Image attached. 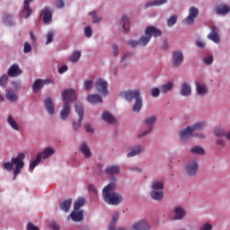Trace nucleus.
Returning <instances> with one entry per match:
<instances>
[{"label":"nucleus","instance_id":"nucleus-1","mask_svg":"<svg viewBox=\"0 0 230 230\" xmlns=\"http://www.w3.org/2000/svg\"><path fill=\"white\" fill-rule=\"evenodd\" d=\"M114 190H116V180L110 182L102 190V197L110 206H118V204H121V202H123V197L114 192Z\"/></svg>","mask_w":230,"mask_h":230},{"label":"nucleus","instance_id":"nucleus-2","mask_svg":"<svg viewBox=\"0 0 230 230\" xmlns=\"http://www.w3.org/2000/svg\"><path fill=\"white\" fill-rule=\"evenodd\" d=\"M24 153L19 154L16 157H13L11 159V162L4 163V168L6 170V172H12L13 170V166H15V169L13 171V181L17 179V176L19 173H21V170L24 168Z\"/></svg>","mask_w":230,"mask_h":230},{"label":"nucleus","instance_id":"nucleus-3","mask_svg":"<svg viewBox=\"0 0 230 230\" xmlns=\"http://www.w3.org/2000/svg\"><path fill=\"white\" fill-rule=\"evenodd\" d=\"M121 96L127 100V102H132L135 100L133 105V112H140L143 109V100L141 99V93L139 90H128L121 93Z\"/></svg>","mask_w":230,"mask_h":230},{"label":"nucleus","instance_id":"nucleus-4","mask_svg":"<svg viewBox=\"0 0 230 230\" xmlns=\"http://www.w3.org/2000/svg\"><path fill=\"white\" fill-rule=\"evenodd\" d=\"M163 35V32L161 30L157 29L155 26H147L145 31V35H143L138 42L140 46H146L152 39V37L157 38L161 37Z\"/></svg>","mask_w":230,"mask_h":230},{"label":"nucleus","instance_id":"nucleus-5","mask_svg":"<svg viewBox=\"0 0 230 230\" xmlns=\"http://www.w3.org/2000/svg\"><path fill=\"white\" fill-rule=\"evenodd\" d=\"M54 154L55 149L53 147H46L41 153H39L37 155V157L34 161L31 162L29 166L30 170H35V167L40 164V161H42V159H48L51 157V155H53Z\"/></svg>","mask_w":230,"mask_h":230},{"label":"nucleus","instance_id":"nucleus-6","mask_svg":"<svg viewBox=\"0 0 230 230\" xmlns=\"http://www.w3.org/2000/svg\"><path fill=\"white\" fill-rule=\"evenodd\" d=\"M95 89L97 93H100L102 96L109 94V83L105 79H97L95 83Z\"/></svg>","mask_w":230,"mask_h":230},{"label":"nucleus","instance_id":"nucleus-7","mask_svg":"<svg viewBox=\"0 0 230 230\" xmlns=\"http://www.w3.org/2000/svg\"><path fill=\"white\" fill-rule=\"evenodd\" d=\"M197 17H199V8L191 6L189 9V15L183 20V22L184 24H193Z\"/></svg>","mask_w":230,"mask_h":230},{"label":"nucleus","instance_id":"nucleus-8","mask_svg":"<svg viewBox=\"0 0 230 230\" xmlns=\"http://www.w3.org/2000/svg\"><path fill=\"white\" fill-rule=\"evenodd\" d=\"M62 100L64 103L71 105V102L76 100V93L73 89L65 90L62 93Z\"/></svg>","mask_w":230,"mask_h":230},{"label":"nucleus","instance_id":"nucleus-9","mask_svg":"<svg viewBox=\"0 0 230 230\" xmlns=\"http://www.w3.org/2000/svg\"><path fill=\"white\" fill-rule=\"evenodd\" d=\"M150 224L146 219H140L131 225L129 230H150Z\"/></svg>","mask_w":230,"mask_h":230},{"label":"nucleus","instance_id":"nucleus-10","mask_svg":"<svg viewBox=\"0 0 230 230\" xmlns=\"http://www.w3.org/2000/svg\"><path fill=\"white\" fill-rule=\"evenodd\" d=\"M184 62V54H182V51H173L172 52V66L174 67H179L181 64Z\"/></svg>","mask_w":230,"mask_h":230},{"label":"nucleus","instance_id":"nucleus-11","mask_svg":"<svg viewBox=\"0 0 230 230\" xmlns=\"http://www.w3.org/2000/svg\"><path fill=\"white\" fill-rule=\"evenodd\" d=\"M155 117L151 116L147 117L145 120L144 123L145 125L148 126V129L144 131L142 134L139 135L140 137H143V136H147V134H150L152 130H154V123H155Z\"/></svg>","mask_w":230,"mask_h":230},{"label":"nucleus","instance_id":"nucleus-12","mask_svg":"<svg viewBox=\"0 0 230 230\" xmlns=\"http://www.w3.org/2000/svg\"><path fill=\"white\" fill-rule=\"evenodd\" d=\"M199 172V163L197 161L190 162L186 165V173L193 177Z\"/></svg>","mask_w":230,"mask_h":230},{"label":"nucleus","instance_id":"nucleus-13","mask_svg":"<svg viewBox=\"0 0 230 230\" xmlns=\"http://www.w3.org/2000/svg\"><path fill=\"white\" fill-rule=\"evenodd\" d=\"M7 75L11 78H15V76H20V75H22V70H21V67H19V65L13 64L9 67L7 71Z\"/></svg>","mask_w":230,"mask_h":230},{"label":"nucleus","instance_id":"nucleus-14","mask_svg":"<svg viewBox=\"0 0 230 230\" xmlns=\"http://www.w3.org/2000/svg\"><path fill=\"white\" fill-rule=\"evenodd\" d=\"M69 114H71V104L69 102H64L63 109L59 113L60 119L66 120L69 118Z\"/></svg>","mask_w":230,"mask_h":230},{"label":"nucleus","instance_id":"nucleus-15","mask_svg":"<svg viewBox=\"0 0 230 230\" xmlns=\"http://www.w3.org/2000/svg\"><path fill=\"white\" fill-rule=\"evenodd\" d=\"M208 39L216 44H219L220 36H218V29L216 26L211 27V32L208 35Z\"/></svg>","mask_w":230,"mask_h":230},{"label":"nucleus","instance_id":"nucleus-16","mask_svg":"<svg viewBox=\"0 0 230 230\" xmlns=\"http://www.w3.org/2000/svg\"><path fill=\"white\" fill-rule=\"evenodd\" d=\"M44 105L47 112L53 116L55 114V105L53 104V100L51 97H48L44 100Z\"/></svg>","mask_w":230,"mask_h":230},{"label":"nucleus","instance_id":"nucleus-17","mask_svg":"<svg viewBox=\"0 0 230 230\" xmlns=\"http://www.w3.org/2000/svg\"><path fill=\"white\" fill-rule=\"evenodd\" d=\"M42 15H43V22L45 24H50L51 21H53V13H51V9H49V7H45L42 10Z\"/></svg>","mask_w":230,"mask_h":230},{"label":"nucleus","instance_id":"nucleus-18","mask_svg":"<svg viewBox=\"0 0 230 230\" xmlns=\"http://www.w3.org/2000/svg\"><path fill=\"white\" fill-rule=\"evenodd\" d=\"M215 11L217 15H226L230 12V6L226 4H219L216 6Z\"/></svg>","mask_w":230,"mask_h":230},{"label":"nucleus","instance_id":"nucleus-19","mask_svg":"<svg viewBox=\"0 0 230 230\" xmlns=\"http://www.w3.org/2000/svg\"><path fill=\"white\" fill-rule=\"evenodd\" d=\"M79 150L82 152V154L84 155L86 159H91L93 156V154L91 153V149L89 148V146H87V143L83 142L79 146Z\"/></svg>","mask_w":230,"mask_h":230},{"label":"nucleus","instance_id":"nucleus-20","mask_svg":"<svg viewBox=\"0 0 230 230\" xmlns=\"http://www.w3.org/2000/svg\"><path fill=\"white\" fill-rule=\"evenodd\" d=\"M30 3H33V0H24L23 2L22 13H25V19H29V17H31V13H33V10L30 7Z\"/></svg>","mask_w":230,"mask_h":230},{"label":"nucleus","instance_id":"nucleus-21","mask_svg":"<svg viewBox=\"0 0 230 230\" xmlns=\"http://www.w3.org/2000/svg\"><path fill=\"white\" fill-rule=\"evenodd\" d=\"M69 218H72L73 222H82V220H84V210L71 212L67 220H69Z\"/></svg>","mask_w":230,"mask_h":230},{"label":"nucleus","instance_id":"nucleus-22","mask_svg":"<svg viewBox=\"0 0 230 230\" xmlns=\"http://www.w3.org/2000/svg\"><path fill=\"white\" fill-rule=\"evenodd\" d=\"M86 101H87L89 103H93V104H96V103H103V98H102V95L97 94V93L89 94V95L86 97Z\"/></svg>","mask_w":230,"mask_h":230},{"label":"nucleus","instance_id":"nucleus-23","mask_svg":"<svg viewBox=\"0 0 230 230\" xmlns=\"http://www.w3.org/2000/svg\"><path fill=\"white\" fill-rule=\"evenodd\" d=\"M180 137L183 141H186L188 137H193V130L191 129V126H188L187 128L182 129L180 132Z\"/></svg>","mask_w":230,"mask_h":230},{"label":"nucleus","instance_id":"nucleus-24","mask_svg":"<svg viewBox=\"0 0 230 230\" xmlns=\"http://www.w3.org/2000/svg\"><path fill=\"white\" fill-rule=\"evenodd\" d=\"M186 217V210L182 207H176L174 208L173 220H182Z\"/></svg>","mask_w":230,"mask_h":230},{"label":"nucleus","instance_id":"nucleus-25","mask_svg":"<svg viewBox=\"0 0 230 230\" xmlns=\"http://www.w3.org/2000/svg\"><path fill=\"white\" fill-rule=\"evenodd\" d=\"M196 91L199 96L208 94V86L204 84L196 83Z\"/></svg>","mask_w":230,"mask_h":230},{"label":"nucleus","instance_id":"nucleus-26","mask_svg":"<svg viewBox=\"0 0 230 230\" xmlns=\"http://www.w3.org/2000/svg\"><path fill=\"white\" fill-rule=\"evenodd\" d=\"M105 173L107 175H118L119 173V166L118 165H111L106 167Z\"/></svg>","mask_w":230,"mask_h":230},{"label":"nucleus","instance_id":"nucleus-27","mask_svg":"<svg viewBox=\"0 0 230 230\" xmlns=\"http://www.w3.org/2000/svg\"><path fill=\"white\" fill-rule=\"evenodd\" d=\"M181 96H190L191 94V86L188 83H183L181 89Z\"/></svg>","mask_w":230,"mask_h":230},{"label":"nucleus","instance_id":"nucleus-28","mask_svg":"<svg viewBox=\"0 0 230 230\" xmlns=\"http://www.w3.org/2000/svg\"><path fill=\"white\" fill-rule=\"evenodd\" d=\"M173 90V83L168 82L167 84H164L160 86V91L163 94H167V93H170V91Z\"/></svg>","mask_w":230,"mask_h":230},{"label":"nucleus","instance_id":"nucleus-29","mask_svg":"<svg viewBox=\"0 0 230 230\" xmlns=\"http://www.w3.org/2000/svg\"><path fill=\"white\" fill-rule=\"evenodd\" d=\"M143 152H145V149L141 146H137L131 152L128 153L127 157H135V155H139Z\"/></svg>","mask_w":230,"mask_h":230},{"label":"nucleus","instance_id":"nucleus-30","mask_svg":"<svg viewBox=\"0 0 230 230\" xmlns=\"http://www.w3.org/2000/svg\"><path fill=\"white\" fill-rule=\"evenodd\" d=\"M102 119L106 121V123H116V118H114L109 111H104L102 113Z\"/></svg>","mask_w":230,"mask_h":230},{"label":"nucleus","instance_id":"nucleus-31","mask_svg":"<svg viewBox=\"0 0 230 230\" xmlns=\"http://www.w3.org/2000/svg\"><path fill=\"white\" fill-rule=\"evenodd\" d=\"M72 202L73 200L71 199L63 200V202L59 205L60 209H62V211H65V213H67V211H69V208H71Z\"/></svg>","mask_w":230,"mask_h":230},{"label":"nucleus","instance_id":"nucleus-32","mask_svg":"<svg viewBox=\"0 0 230 230\" xmlns=\"http://www.w3.org/2000/svg\"><path fill=\"white\" fill-rule=\"evenodd\" d=\"M150 196L154 200L161 201L163 200V197H164V193L163 192V190H153L150 192Z\"/></svg>","mask_w":230,"mask_h":230},{"label":"nucleus","instance_id":"nucleus-33","mask_svg":"<svg viewBox=\"0 0 230 230\" xmlns=\"http://www.w3.org/2000/svg\"><path fill=\"white\" fill-rule=\"evenodd\" d=\"M44 87V80L42 79H37L35 80L34 84H32V90L34 93H37V91H40Z\"/></svg>","mask_w":230,"mask_h":230},{"label":"nucleus","instance_id":"nucleus-34","mask_svg":"<svg viewBox=\"0 0 230 230\" xmlns=\"http://www.w3.org/2000/svg\"><path fill=\"white\" fill-rule=\"evenodd\" d=\"M5 97L7 100H9V102H17V94H15L13 90H6Z\"/></svg>","mask_w":230,"mask_h":230},{"label":"nucleus","instance_id":"nucleus-35","mask_svg":"<svg viewBox=\"0 0 230 230\" xmlns=\"http://www.w3.org/2000/svg\"><path fill=\"white\" fill-rule=\"evenodd\" d=\"M7 123L13 128V130H19V124H17V121L14 120L12 115L7 117Z\"/></svg>","mask_w":230,"mask_h":230},{"label":"nucleus","instance_id":"nucleus-36","mask_svg":"<svg viewBox=\"0 0 230 230\" xmlns=\"http://www.w3.org/2000/svg\"><path fill=\"white\" fill-rule=\"evenodd\" d=\"M75 109L80 118V121H82L84 119V106L81 103H75Z\"/></svg>","mask_w":230,"mask_h":230},{"label":"nucleus","instance_id":"nucleus-37","mask_svg":"<svg viewBox=\"0 0 230 230\" xmlns=\"http://www.w3.org/2000/svg\"><path fill=\"white\" fill-rule=\"evenodd\" d=\"M119 218V214H115L112 216L108 230H116V223L118 222Z\"/></svg>","mask_w":230,"mask_h":230},{"label":"nucleus","instance_id":"nucleus-38","mask_svg":"<svg viewBox=\"0 0 230 230\" xmlns=\"http://www.w3.org/2000/svg\"><path fill=\"white\" fill-rule=\"evenodd\" d=\"M167 0H155L153 2L146 3L145 7L149 8V6H161V4H164Z\"/></svg>","mask_w":230,"mask_h":230},{"label":"nucleus","instance_id":"nucleus-39","mask_svg":"<svg viewBox=\"0 0 230 230\" xmlns=\"http://www.w3.org/2000/svg\"><path fill=\"white\" fill-rule=\"evenodd\" d=\"M190 152L191 154H197L198 155H204L206 154L204 148L199 146H192Z\"/></svg>","mask_w":230,"mask_h":230},{"label":"nucleus","instance_id":"nucleus-40","mask_svg":"<svg viewBox=\"0 0 230 230\" xmlns=\"http://www.w3.org/2000/svg\"><path fill=\"white\" fill-rule=\"evenodd\" d=\"M206 128V122L201 121V122H197L190 126V128L192 129V132H195L197 130H202L203 128Z\"/></svg>","mask_w":230,"mask_h":230},{"label":"nucleus","instance_id":"nucleus-41","mask_svg":"<svg viewBox=\"0 0 230 230\" xmlns=\"http://www.w3.org/2000/svg\"><path fill=\"white\" fill-rule=\"evenodd\" d=\"M121 23H122V26H123V30L125 31H128L130 30V21L128 20V17L122 16Z\"/></svg>","mask_w":230,"mask_h":230},{"label":"nucleus","instance_id":"nucleus-42","mask_svg":"<svg viewBox=\"0 0 230 230\" xmlns=\"http://www.w3.org/2000/svg\"><path fill=\"white\" fill-rule=\"evenodd\" d=\"M85 205V199L84 198H79L74 204V209L75 211H78L80 208H83V206Z\"/></svg>","mask_w":230,"mask_h":230},{"label":"nucleus","instance_id":"nucleus-43","mask_svg":"<svg viewBox=\"0 0 230 230\" xmlns=\"http://www.w3.org/2000/svg\"><path fill=\"white\" fill-rule=\"evenodd\" d=\"M80 57H82V52L75 50L69 58L70 62H73L75 64V62H78L80 60Z\"/></svg>","mask_w":230,"mask_h":230},{"label":"nucleus","instance_id":"nucleus-44","mask_svg":"<svg viewBox=\"0 0 230 230\" xmlns=\"http://www.w3.org/2000/svg\"><path fill=\"white\" fill-rule=\"evenodd\" d=\"M214 134L215 136H217V137H222L225 136L226 137V129H224V128H217L214 129Z\"/></svg>","mask_w":230,"mask_h":230},{"label":"nucleus","instance_id":"nucleus-45","mask_svg":"<svg viewBox=\"0 0 230 230\" xmlns=\"http://www.w3.org/2000/svg\"><path fill=\"white\" fill-rule=\"evenodd\" d=\"M151 188L153 190H163V188H164V184L163 183V181H153Z\"/></svg>","mask_w":230,"mask_h":230},{"label":"nucleus","instance_id":"nucleus-46","mask_svg":"<svg viewBox=\"0 0 230 230\" xmlns=\"http://www.w3.org/2000/svg\"><path fill=\"white\" fill-rule=\"evenodd\" d=\"M176 23H177V15L176 14L172 15L167 20V26H169V28H172V26H173Z\"/></svg>","mask_w":230,"mask_h":230},{"label":"nucleus","instance_id":"nucleus-47","mask_svg":"<svg viewBox=\"0 0 230 230\" xmlns=\"http://www.w3.org/2000/svg\"><path fill=\"white\" fill-rule=\"evenodd\" d=\"M8 84V75H4L0 77V86L4 87Z\"/></svg>","mask_w":230,"mask_h":230},{"label":"nucleus","instance_id":"nucleus-48","mask_svg":"<svg viewBox=\"0 0 230 230\" xmlns=\"http://www.w3.org/2000/svg\"><path fill=\"white\" fill-rule=\"evenodd\" d=\"M84 87L85 91H91V89H93V81L85 80L84 83Z\"/></svg>","mask_w":230,"mask_h":230},{"label":"nucleus","instance_id":"nucleus-49","mask_svg":"<svg viewBox=\"0 0 230 230\" xmlns=\"http://www.w3.org/2000/svg\"><path fill=\"white\" fill-rule=\"evenodd\" d=\"M134 56V52H127L120 58V62L123 64L127 58H131Z\"/></svg>","mask_w":230,"mask_h":230},{"label":"nucleus","instance_id":"nucleus-50","mask_svg":"<svg viewBox=\"0 0 230 230\" xmlns=\"http://www.w3.org/2000/svg\"><path fill=\"white\" fill-rule=\"evenodd\" d=\"M54 33L53 31H49L47 34V41L46 44H51V42H53V37H54Z\"/></svg>","mask_w":230,"mask_h":230},{"label":"nucleus","instance_id":"nucleus-51","mask_svg":"<svg viewBox=\"0 0 230 230\" xmlns=\"http://www.w3.org/2000/svg\"><path fill=\"white\" fill-rule=\"evenodd\" d=\"M151 94L154 98H158L159 94H161V89L153 88L151 91Z\"/></svg>","mask_w":230,"mask_h":230},{"label":"nucleus","instance_id":"nucleus-52","mask_svg":"<svg viewBox=\"0 0 230 230\" xmlns=\"http://www.w3.org/2000/svg\"><path fill=\"white\" fill-rule=\"evenodd\" d=\"M203 62L207 64V66H209L210 64H213V56H207L203 58Z\"/></svg>","mask_w":230,"mask_h":230},{"label":"nucleus","instance_id":"nucleus-53","mask_svg":"<svg viewBox=\"0 0 230 230\" xmlns=\"http://www.w3.org/2000/svg\"><path fill=\"white\" fill-rule=\"evenodd\" d=\"M112 49H113V55L115 57H118V55H119V47L118 46V44L114 43L112 45Z\"/></svg>","mask_w":230,"mask_h":230},{"label":"nucleus","instance_id":"nucleus-54","mask_svg":"<svg viewBox=\"0 0 230 230\" xmlns=\"http://www.w3.org/2000/svg\"><path fill=\"white\" fill-rule=\"evenodd\" d=\"M84 35L88 38L93 37V30L91 29V27L84 28Z\"/></svg>","mask_w":230,"mask_h":230},{"label":"nucleus","instance_id":"nucleus-55","mask_svg":"<svg viewBox=\"0 0 230 230\" xmlns=\"http://www.w3.org/2000/svg\"><path fill=\"white\" fill-rule=\"evenodd\" d=\"M31 51V45L28 42L24 43L23 53H30Z\"/></svg>","mask_w":230,"mask_h":230},{"label":"nucleus","instance_id":"nucleus-56","mask_svg":"<svg viewBox=\"0 0 230 230\" xmlns=\"http://www.w3.org/2000/svg\"><path fill=\"white\" fill-rule=\"evenodd\" d=\"M90 15H92V17H93V23H96V22H100V19H98V17L96 16V11H92L90 13Z\"/></svg>","mask_w":230,"mask_h":230},{"label":"nucleus","instance_id":"nucleus-57","mask_svg":"<svg viewBox=\"0 0 230 230\" xmlns=\"http://www.w3.org/2000/svg\"><path fill=\"white\" fill-rule=\"evenodd\" d=\"M80 127H82V120H80V117H79V119L77 122H73V128H75V130H78Z\"/></svg>","mask_w":230,"mask_h":230},{"label":"nucleus","instance_id":"nucleus-58","mask_svg":"<svg viewBox=\"0 0 230 230\" xmlns=\"http://www.w3.org/2000/svg\"><path fill=\"white\" fill-rule=\"evenodd\" d=\"M128 44L131 46V48H137V46H139L140 43L137 40H129L128 41Z\"/></svg>","mask_w":230,"mask_h":230},{"label":"nucleus","instance_id":"nucleus-59","mask_svg":"<svg viewBox=\"0 0 230 230\" xmlns=\"http://www.w3.org/2000/svg\"><path fill=\"white\" fill-rule=\"evenodd\" d=\"M212 229H213V226L209 223H207L203 225L199 230H212Z\"/></svg>","mask_w":230,"mask_h":230},{"label":"nucleus","instance_id":"nucleus-60","mask_svg":"<svg viewBox=\"0 0 230 230\" xmlns=\"http://www.w3.org/2000/svg\"><path fill=\"white\" fill-rule=\"evenodd\" d=\"M67 69H68L67 65H65V66H61L58 69L59 75H64V73H66L67 71Z\"/></svg>","mask_w":230,"mask_h":230},{"label":"nucleus","instance_id":"nucleus-61","mask_svg":"<svg viewBox=\"0 0 230 230\" xmlns=\"http://www.w3.org/2000/svg\"><path fill=\"white\" fill-rule=\"evenodd\" d=\"M27 230H39V227L35 226L32 223H28Z\"/></svg>","mask_w":230,"mask_h":230},{"label":"nucleus","instance_id":"nucleus-62","mask_svg":"<svg viewBox=\"0 0 230 230\" xmlns=\"http://www.w3.org/2000/svg\"><path fill=\"white\" fill-rule=\"evenodd\" d=\"M50 227L53 230H60V226L58 223L52 222Z\"/></svg>","mask_w":230,"mask_h":230},{"label":"nucleus","instance_id":"nucleus-63","mask_svg":"<svg viewBox=\"0 0 230 230\" xmlns=\"http://www.w3.org/2000/svg\"><path fill=\"white\" fill-rule=\"evenodd\" d=\"M56 6L58 8H64L65 6L64 0H57Z\"/></svg>","mask_w":230,"mask_h":230},{"label":"nucleus","instance_id":"nucleus-64","mask_svg":"<svg viewBox=\"0 0 230 230\" xmlns=\"http://www.w3.org/2000/svg\"><path fill=\"white\" fill-rule=\"evenodd\" d=\"M88 190H89V191H93V193H98V190H96V187H94L93 184H90L89 186H88Z\"/></svg>","mask_w":230,"mask_h":230}]
</instances>
